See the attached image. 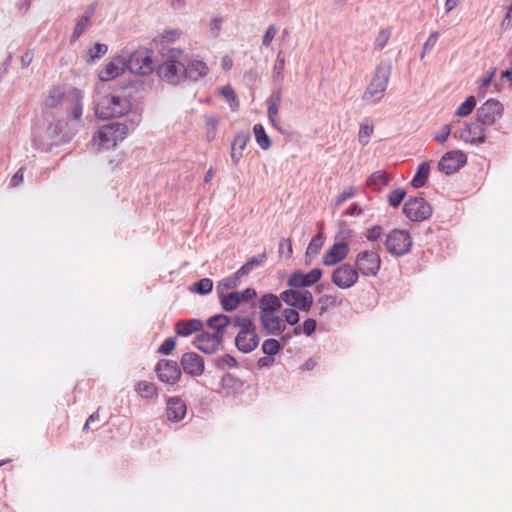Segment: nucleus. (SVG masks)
Masks as SVG:
<instances>
[{
    "mask_svg": "<svg viewBox=\"0 0 512 512\" xmlns=\"http://www.w3.org/2000/svg\"><path fill=\"white\" fill-rule=\"evenodd\" d=\"M185 53L181 49L172 48L168 51L164 61L158 66L157 74L171 85L185 82Z\"/></svg>",
    "mask_w": 512,
    "mask_h": 512,
    "instance_id": "1",
    "label": "nucleus"
},
{
    "mask_svg": "<svg viewBox=\"0 0 512 512\" xmlns=\"http://www.w3.org/2000/svg\"><path fill=\"white\" fill-rule=\"evenodd\" d=\"M391 70L392 65L389 61H383L376 66L373 77L362 96V100L366 104L374 105L383 98L389 83Z\"/></svg>",
    "mask_w": 512,
    "mask_h": 512,
    "instance_id": "2",
    "label": "nucleus"
},
{
    "mask_svg": "<svg viewBox=\"0 0 512 512\" xmlns=\"http://www.w3.org/2000/svg\"><path fill=\"white\" fill-rule=\"evenodd\" d=\"M131 107V101L125 95L108 94L95 100V114L103 120L122 117Z\"/></svg>",
    "mask_w": 512,
    "mask_h": 512,
    "instance_id": "3",
    "label": "nucleus"
},
{
    "mask_svg": "<svg viewBox=\"0 0 512 512\" xmlns=\"http://www.w3.org/2000/svg\"><path fill=\"white\" fill-rule=\"evenodd\" d=\"M128 132V127L124 123H110L101 127L93 136V144L99 150H108L114 148L119 141H122Z\"/></svg>",
    "mask_w": 512,
    "mask_h": 512,
    "instance_id": "4",
    "label": "nucleus"
},
{
    "mask_svg": "<svg viewBox=\"0 0 512 512\" xmlns=\"http://www.w3.org/2000/svg\"><path fill=\"white\" fill-rule=\"evenodd\" d=\"M412 238L408 231L394 229L388 233L385 240L386 250L393 256L401 257L410 252Z\"/></svg>",
    "mask_w": 512,
    "mask_h": 512,
    "instance_id": "5",
    "label": "nucleus"
},
{
    "mask_svg": "<svg viewBox=\"0 0 512 512\" xmlns=\"http://www.w3.org/2000/svg\"><path fill=\"white\" fill-rule=\"evenodd\" d=\"M63 125L62 121H57L55 123H49L45 128L36 127L32 133L33 145L37 149L48 150L56 143L55 138L62 130Z\"/></svg>",
    "mask_w": 512,
    "mask_h": 512,
    "instance_id": "6",
    "label": "nucleus"
},
{
    "mask_svg": "<svg viewBox=\"0 0 512 512\" xmlns=\"http://www.w3.org/2000/svg\"><path fill=\"white\" fill-rule=\"evenodd\" d=\"M218 296L222 309L226 312H232L242 303L254 301L257 297V292L254 288H247L244 291L229 292Z\"/></svg>",
    "mask_w": 512,
    "mask_h": 512,
    "instance_id": "7",
    "label": "nucleus"
},
{
    "mask_svg": "<svg viewBox=\"0 0 512 512\" xmlns=\"http://www.w3.org/2000/svg\"><path fill=\"white\" fill-rule=\"evenodd\" d=\"M358 274L363 276H376L381 267V259L375 251H362L355 258Z\"/></svg>",
    "mask_w": 512,
    "mask_h": 512,
    "instance_id": "8",
    "label": "nucleus"
},
{
    "mask_svg": "<svg viewBox=\"0 0 512 512\" xmlns=\"http://www.w3.org/2000/svg\"><path fill=\"white\" fill-rule=\"evenodd\" d=\"M403 213L411 221H424L432 215V207L423 197H414L404 204Z\"/></svg>",
    "mask_w": 512,
    "mask_h": 512,
    "instance_id": "9",
    "label": "nucleus"
},
{
    "mask_svg": "<svg viewBox=\"0 0 512 512\" xmlns=\"http://www.w3.org/2000/svg\"><path fill=\"white\" fill-rule=\"evenodd\" d=\"M128 70L138 75H148L154 70L151 55L146 50H137L127 56Z\"/></svg>",
    "mask_w": 512,
    "mask_h": 512,
    "instance_id": "10",
    "label": "nucleus"
},
{
    "mask_svg": "<svg viewBox=\"0 0 512 512\" xmlns=\"http://www.w3.org/2000/svg\"><path fill=\"white\" fill-rule=\"evenodd\" d=\"M280 298L288 306L305 312L309 311L313 304L312 293L307 290L299 291L290 288L288 290L281 292Z\"/></svg>",
    "mask_w": 512,
    "mask_h": 512,
    "instance_id": "11",
    "label": "nucleus"
},
{
    "mask_svg": "<svg viewBox=\"0 0 512 512\" xmlns=\"http://www.w3.org/2000/svg\"><path fill=\"white\" fill-rule=\"evenodd\" d=\"M359 278L356 267L349 263L338 266L331 275L332 283L340 289H349L354 286Z\"/></svg>",
    "mask_w": 512,
    "mask_h": 512,
    "instance_id": "12",
    "label": "nucleus"
},
{
    "mask_svg": "<svg viewBox=\"0 0 512 512\" xmlns=\"http://www.w3.org/2000/svg\"><path fill=\"white\" fill-rule=\"evenodd\" d=\"M467 161L466 155L460 150H453L447 152L442 156L438 162V169L447 174H453L457 172L461 167L465 165Z\"/></svg>",
    "mask_w": 512,
    "mask_h": 512,
    "instance_id": "13",
    "label": "nucleus"
},
{
    "mask_svg": "<svg viewBox=\"0 0 512 512\" xmlns=\"http://www.w3.org/2000/svg\"><path fill=\"white\" fill-rule=\"evenodd\" d=\"M502 112V104L497 100L489 99L477 109V120L483 125H492Z\"/></svg>",
    "mask_w": 512,
    "mask_h": 512,
    "instance_id": "14",
    "label": "nucleus"
},
{
    "mask_svg": "<svg viewBox=\"0 0 512 512\" xmlns=\"http://www.w3.org/2000/svg\"><path fill=\"white\" fill-rule=\"evenodd\" d=\"M155 372L160 381L169 384L176 383L181 377L178 363L172 360H160L155 367Z\"/></svg>",
    "mask_w": 512,
    "mask_h": 512,
    "instance_id": "15",
    "label": "nucleus"
},
{
    "mask_svg": "<svg viewBox=\"0 0 512 512\" xmlns=\"http://www.w3.org/2000/svg\"><path fill=\"white\" fill-rule=\"evenodd\" d=\"M125 70H128L127 56L113 57L99 72V79L103 82L110 81L122 75Z\"/></svg>",
    "mask_w": 512,
    "mask_h": 512,
    "instance_id": "16",
    "label": "nucleus"
},
{
    "mask_svg": "<svg viewBox=\"0 0 512 512\" xmlns=\"http://www.w3.org/2000/svg\"><path fill=\"white\" fill-rule=\"evenodd\" d=\"M322 273L320 268H314L306 274L296 271L289 276L287 284L290 288L296 290L309 287L320 280Z\"/></svg>",
    "mask_w": 512,
    "mask_h": 512,
    "instance_id": "17",
    "label": "nucleus"
},
{
    "mask_svg": "<svg viewBox=\"0 0 512 512\" xmlns=\"http://www.w3.org/2000/svg\"><path fill=\"white\" fill-rule=\"evenodd\" d=\"M234 341L236 348L240 352L247 354L258 347L260 337L256 332V328L251 330H239Z\"/></svg>",
    "mask_w": 512,
    "mask_h": 512,
    "instance_id": "18",
    "label": "nucleus"
},
{
    "mask_svg": "<svg viewBox=\"0 0 512 512\" xmlns=\"http://www.w3.org/2000/svg\"><path fill=\"white\" fill-rule=\"evenodd\" d=\"M222 342V334L202 332L196 336L194 344L198 350L206 354H213L218 350Z\"/></svg>",
    "mask_w": 512,
    "mask_h": 512,
    "instance_id": "19",
    "label": "nucleus"
},
{
    "mask_svg": "<svg viewBox=\"0 0 512 512\" xmlns=\"http://www.w3.org/2000/svg\"><path fill=\"white\" fill-rule=\"evenodd\" d=\"M260 326L267 335L279 336L285 329V321L277 313L259 315Z\"/></svg>",
    "mask_w": 512,
    "mask_h": 512,
    "instance_id": "20",
    "label": "nucleus"
},
{
    "mask_svg": "<svg viewBox=\"0 0 512 512\" xmlns=\"http://www.w3.org/2000/svg\"><path fill=\"white\" fill-rule=\"evenodd\" d=\"M185 81L197 82L209 73L207 64L198 58H188L185 55Z\"/></svg>",
    "mask_w": 512,
    "mask_h": 512,
    "instance_id": "21",
    "label": "nucleus"
},
{
    "mask_svg": "<svg viewBox=\"0 0 512 512\" xmlns=\"http://www.w3.org/2000/svg\"><path fill=\"white\" fill-rule=\"evenodd\" d=\"M181 365L184 372L192 376H200L204 372V359L195 352L184 353Z\"/></svg>",
    "mask_w": 512,
    "mask_h": 512,
    "instance_id": "22",
    "label": "nucleus"
},
{
    "mask_svg": "<svg viewBox=\"0 0 512 512\" xmlns=\"http://www.w3.org/2000/svg\"><path fill=\"white\" fill-rule=\"evenodd\" d=\"M348 252L349 247L346 242H335L324 254L322 263L325 266H333L345 259L348 255Z\"/></svg>",
    "mask_w": 512,
    "mask_h": 512,
    "instance_id": "23",
    "label": "nucleus"
},
{
    "mask_svg": "<svg viewBox=\"0 0 512 512\" xmlns=\"http://www.w3.org/2000/svg\"><path fill=\"white\" fill-rule=\"evenodd\" d=\"M83 92L79 89L73 88L67 92L66 101L70 107L68 110V117L72 120H80L83 114Z\"/></svg>",
    "mask_w": 512,
    "mask_h": 512,
    "instance_id": "24",
    "label": "nucleus"
},
{
    "mask_svg": "<svg viewBox=\"0 0 512 512\" xmlns=\"http://www.w3.org/2000/svg\"><path fill=\"white\" fill-rule=\"evenodd\" d=\"M461 138L471 144H481L485 142V128L483 124L478 122L466 125L465 129L461 133Z\"/></svg>",
    "mask_w": 512,
    "mask_h": 512,
    "instance_id": "25",
    "label": "nucleus"
},
{
    "mask_svg": "<svg viewBox=\"0 0 512 512\" xmlns=\"http://www.w3.org/2000/svg\"><path fill=\"white\" fill-rule=\"evenodd\" d=\"M186 405L183 400L178 397H172L167 402V418L173 422L181 421L186 415Z\"/></svg>",
    "mask_w": 512,
    "mask_h": 512,
    "instance_id": "26",
    "label": "nucleus"
},
{
    "mask_svg": "<svg viewBox=\"0 0 512 512\" xmlns=\"http://www.w3.org/2000/svg\"><path fill=\"white\" fill-rule=\"evenodd\" d=\"M249 139L250 134L248 132H239L235 135L231 144V160L234 165H237L242 158V152L245 149Z\"/></svg>",
    "mask_w": 512,
    "mask_h": 512,
    "instance_id": "27",
    "label": "nucleus"
},
{
    "mask_svg": "<svg viewBox=\"0 0 512 512\" xmlns=\"http://www.w3.org/2000/svg\"><path fill=\"white\" fill-rule=\"evenodd\" d=\"M282 299L272 293L264 294L259 299V315H265L266 313H277L281 308Z\"/></svg>",
    "mask_w": 512,
    "mask_h": 512,
    "instance_id": "28",
    "label": "nucleus"
},
{
    "mask_svg": "<svg viewBox=\"0 0 512 512\" xmlns=\"http://www.w3.org/2000/svg\"><path fill=\"white\" fill-rule=\"evenodd\" d=\"M96 11V4L92 3L90 4L80 17V19L77 21L74 31L71 36V41L77 40L86 30L87 26L89 25L94 13Z\"/></svg>",
    "mask_w": 512,
    "mask_h": 512,
    "instance_id": "29",
    "label": "nucleus"
},
{
    "mask_svg": "<svg viewBox=\"0 0 512 512\" xmlns=\"http://www.w3.org/2000/svg\"><path fill=\"white\" fill-rule=\"evenodd\" d=\"M203 324L198 319L181 320L176 323L175 332L177 335L187 337L202 329Z\"/></svg>",
    "mask_w": 512,
    "mask_h": 512,
    "instance_id": "30",
    "label": "nucleus"
},
{
    "mask_svg": "<svg viewBox=\"0 0 512 512\" xmlns=\"http://www.w3.org/2000/svg\"><path fill=\"white\" fill-rule=\"evenodd\" d=\"M242 277L244 276L239 274V271L237 270L234 274L219 281L216 286L217 294L222 295L229 293V290L237 288L241 283Z\"/></svg>",
    "mask_w": 512,
    "mask_h": 512,
    "instance_id": "31",
    "label": "nucleus"
},
{
    "mask_svg": "<svg viewBox=\"0 0 512 512\" xmlns=\"http://www.w3.org/2000/svg\"><path fill=\"white\" fill-rule=\"evenodd\" d=\"M67 93L62 86H53L45 99V105L49 108L57 107L62 101H66Z\"/></svg>",
    "mask_w": 512,
    "mask_h": 512,
    "instance_id": "32",
    "label": "nucleus"
},
{
    "mask_svg": "<svg viewBox=\"0 0 512 512\" xmlns=\"http://www.w3.org/2000/svg\"><path fill=\"white\" fill-rule=\"evenodd\" d=\"M231 318L224 314H217L207 320V326L212 329L213 333H220L224 336V329L230 324Z\"/></svg>",
    "mask_w": 512,
    "mask_h": 512,
    "instance_id": "33",
    "label": "nucleus"
},
{
    "mask_svg": "<svg viewBox=\"0 0 512 512\" xmlns=\"http://www.w3.org/2000/svg\"><path fill=\"white\" fill-rule=\"evenodd\" d=\"M430 172V166L428 162H422L416 171V174L414 175L411 185L414 188H421L425 186Z\"/></svg>",
    "mask_w": 512,
    "mask_h": 512,
    "instance_id": "34",
    "label": "nucleus"
},
{
    "mask_svg": "<svg viewBox=\"0 0 512 512\" xmlns=\"http://www.w3.org/2000/svg\"><path fill=\"white\" fill-rule=\"evenodd\" d=\"M324 244V234L322 232H319L316 234L308 244V247L306 249L305 257L308 261L315 258L318 253L320 252L322 246Z\"/></svg>",
    "mask_w": 512,
    "mask_h": 512,
    "instance_id": "35",
    "label": "nucleus"
},
{
    "mask_svg": "<svg viewBox=\"0 0 512 512\" xmlns=\"http://www.w3.org/2000/svg\"><path fill=\"white\" fill-rule=\"evenodd\" d=\"M388 176L384 171H376L367 179V186L374 191L381 190L388 184Z\"/></svg>",
    "mask_w": 512,
    "mask_h": 512,
    "instance_id": "36",
    "label": "nucleus"
},
{
    "mask_svg": "<svg viewBox=\"0 0 512 512\" xmlns=\"http://www.w3.org/2000/svg\"><path fill=\"white\" fill-rule=\"evenodd\" d=\"M285 56L283 51H279L272 70L273 81L279 85L284 80Z\"/></svg>",
    "mask_w": 512,
    "mask_h": 512,
    "instance_id": "37",
    "label": "nucleus"
},
{
    "mask_svg": "<svg viewBox=\"0 0 512 512\" xmlns=\"http://www.w3.org/2000/svg\"><path fill=\"white\" fill-rule=\"evenodd\" d=\"M266 259V253H262L258 256L252 257L238 269L239 274H242L243 276L248 275L254 267L263 265Z\"/></svg>",
    "mask_w": 512,
    "mask_h": 512,
    "instance_id": "38",
    "label": "nucleus"
},
{
    "mask_svg": "<svg viewBox=\"0 0 512 512\" xmlns=\"http://www.w3.org/2000/svg\"><path fill=\"white\" fill-rule=\"evenodd\" d=\"M255 140L257 144L263 149L267 150L271 146L270 138L267 136L264 127L261 124H255L253 127Z\"/></svg>",
    "mask_w": 512,
    "mask_h": 512,
    "instance_id": "39",
    "label": "nucleus"
},
{
    "mask_svg": "<svg viewBox=\"0 0 512 512\" xmlns=\"http://www.w3.org/2000/svg\"><path fill=\"white\" fill-rule=\"evenodd\" d=\"M108 51V46L101 43H95L93 47L89 48L87 51V63H93L96 60L103 57Z\"/></svg>",
    "mask_w": 512,
    "mask_h": 512,
    "instance_id": "40",
    "label": "nucleus"
},
{
    "mask_svg": "<svg viewBox=\"0 0 512 512\" xmlns=\"http://www.w3.org/2000/svg\"><path fill=\"white\" fill-rule=\"evenodd\" d=\"M136 391L141 395L143 398H153L157 396V388L153 383L147 382V381H139L136 384Z\"/></svg>",
    "mask_w": 512,
    "mask_h": 512,
    "instance_id": "41",
    "label": "nucleus"
},
{
    "mask_svg": "<svg viewBox=\"0 0 512 512\" xmlns=\"http://www.w3.org/2000/svg\"><path fill=\"white\" fill-rule=\"evenodd\" d=\"M320 306L319 315L324 314L328 308L340 306L341 301L338 300L337 295L325 294L318 299Z\"/></svg>",
    "mask_w": 512,
    "mask_h": 512,
    "instance_id": "42",
    "label": "nucleus"
},
{
    "mask_svg": "<svg viewBox=\"0 0 512 512\" xmlns=\"http://www.w3.org/2000/svg\"><path fill=\"white\" fill-rule=\"evenodd\" d=\"M283 345L274 338L266 339L261 346L262 352L267 356H274L280 352Z\"/></svg>",
    "mask_w": 512,
    "mask_h": 512,
    "instance_id": "43",
    "label": "nucleus"
},
{
    "mask_svg": "<svg viewBox=\"0 0 512 512\" xmlns=\"http://www.w3.org/2000/svg\"><path fill=\"white\" fill-rule=\"evenodd\" d=\"M219 121V118L216 116L205 117L206 137L210 142L216 137Z\"/></svg>",
    "mask_w": 512,
    "mask_h": 512,
    "instance_id": "44",
    "label": "nucleus"
},
{
    "mask_svg": "<svg viewBox=\"0 0 512 512\" xmlns=\"http://www.w3.org/2000/svg\"><path fill=\"white\" fill-rule=\"evenodd\" d=\"M391 34L392 29L390 27L381 29L374 40V49L378 51L382 50L388 43Z\"/></svg>",
    "mask_w": 512,
    "mask_h": 512,
    "instance_id": "45",
    "label": "nucleus"
},
{
    "mask_svg": "<svg viewBox=\"0 0 512 512\" xmlns=\"http://www.w3.org/2000/svg\"><path fill=\"white\" fill-rule=\"evenodd\" d=\"M215 365L221 370L236 368L238 366L237 360L229 354L222 355L215 359Z\"/></svg>",
    "mask_w": 512,
    "mask_h": 512,
    "instance_id": "46",
    "label": "nucleus"
},
{
    "mask_svg": "<svg viewBox=\"0 0 512 512\" xmlns=\"http://www.w3.org/2000/svg\"><path fill=\"white\" fill-rule=\"evenodd\" d=\"M476 106V99L474 96H469L457 109L456 115L460 117L468 116Z\"/></svg>",
    "mask_w": 512,
    "mask_h": 512,
    "instance_id": "47",
    "label": "nucleus"
},
{
    "mask_svg": "<svg viewBox=\"0 0 512 512\" xmlns=\"http://www.w3.org/2000/svg\"><path fill=\"white\" fill-rule=\"evenodd\" d=\"M212 288L213 282L209 278H202L201 280L195 282L193 285V290L200 295H206L210 293Z\"/></svg>",
    "mask_w": 512,
    "mask_h": 512,
    "instance_id": "48",
    "label": "nucleus"
},
{
    "mask_svg": "<svg viewBox=\"0 0 512 512\" xmlns=\"http://www.w3.org/2000/svg\"><path fill=\"white\" fill-rule=\"evenodd\" d=\"M221 94L229 103V106L232 108V110H236L238 108L239 101L237 100L235 91L230 86L223 87L221 89Z\"/></svg>",
    "mask_w": 512,
    "mask_h": 512,
    "instance_id": "49",
    "label": "nucleus"
},
{
    "mask_svg": "<svg viewBox=\"0 0 512 512\" xmlns=\"http://www.w3.org/2000/svg\"><path fill=\"white\" fill-rule=\"evenodd\" d=\"M230 323H232L234 327L239 328V330H251L256 328L255 324L249 317L237 316L231 319Z\"/></svg>",
    "mask_w": 512,
    "mask_h": 512,
    "instance_id": "50",
    "label": "nucleus"
},
{
    "mask_svg": "<svg viewBox=\"0 0 512 512\" xmlns=\"http://www.w3.org/2000/svg\"><path fill=\"white\" fill-rule=\"evenodd\" d=\"M405 195H406V192L403 189H401V188L394 189L393 191L390 192V194L388 196V202L391 206L397 207L398 205L401 204Z\"/></svg>",
    "mask_w": 512,
    "mask_h": 512,
    "instance_id": "51",
    "label": "nucleus"
},
{
    "mask_svg": "<svg viewBox=\"0 0 512 512\" xmlns=\"http://www.w3.org/2000/svg\"><path fill=\"white\" fill-rule=\"evenodd\" d=\"M438 39H439V33L438 32H433V33H431L429 35L428 39L423 44V49H422V53H421V59H423L425 57V55L427 53H429L434 48V46L436 45Z\"/></svg>",
    "mask_w": 512,
    "mask_h": 512,
    "instance_id": "52",
    "label": "nucleus"
},
{
    "mask_svg": "<svg viewBox=\"0 0 512 512\" xmlns=\"http://www.w3.org/2000/svg\"><path fill=\"white\" fill-rule=\"evenodd\" d=\"M283 316H284V321H285V324L288 323L289 325H296L299 320H300V316H299V313L296 309H291V308H288V309H285L283 311Z\"/></svg>",
    "mask_w": 512,
    "mask_h": 512,
    "instance_id": "53",
    "label": "nucleus"
},
{
    "mask_svg": "<svg viewBox=\"0 0 512 512\" xmlns=\"http://www.w3.org/2000/svg\"><path fill=\"white\" fill-rule=\"evenodd\" d=\"M356 194V188L355 187H348L346 190H344L342 193H340L336 199H335V204L337 206L341 205L343 202H345L346 200L354 197Z\"/></svg>",
    "mask_w": 512,
    "mask_h": 512,
    "instance_id": "54",
    "label": "nucleus"
},
{
    "mask_svg": "<svg viewBox=\"0 0 512 512\" xmlns=\"http://www.w3.org/2000/svg\"><path fill=\"white\" fill-rule=\"evenodd\" d=\"M277 34V28L275 25H269L266 32L264 33L262 37V45L265 47L270 46L271 42L275 38Z\"/></svg>",
    "mask_w": 512,
    "mask_h": 512,
    "instance_id": "55",
    "label": "nucleus"
},
{
    "mask_svg": "<svg viewBox=\"0 0 512 512\" xmlns=\"http://www.w3.org/2000/svg\"><path fill=\"white\" fill-rule=\"evenodd\" d=\"M373 133V127L370 125H361L359 129V141L363 145L368 143V139Z\"/></svg>",
    "mask_w": 512,
    "mask_h": 512,
    "instance_id": "56",
    "label": "nucleus"
},
{
    "mask_svg": "<svg viewBox=\"0 0 512 512\" xmlns=\"http://www.w3.org/2000/svg\"><path fill=\"white\" fill-rule=\"evenodd\" d=\"M181 35V31L178 29L168 30L163 32L159 37L162 42H173L178 39Z\"/></svg>",
    "mask_w": 512,
    "mask_h": 512,
    "instance_id": "57",
    "label": "nucleus"
},
{
    "mask_svg": "<svg viewBox=\"0 0 512 512\" xmlns=\"http://www.w3.org/2000/svg\"><path fill=\"white\" fill-rule=\"evenodd\" d=\"M382 232H383L382 227L379 225H375V226L367 229L365 236L369 241H376L377 239L380 238V236L382 235Z\"/></svg>",
    "mask_w": 512,
    "mask_h": 512,
    "instance_id": "58",
    "label": "nucleus"
},
{
    "mask_svg": "<svg viewBox=\"0 0 512 512\" xmlns=\"http://www.w3.org/2000/svg\"><path fill=\"white\" fill-rule=\"evenodd\" d=\"M175 345L176 341L173 338H167L159 347L158 352L164 355H168L175 348Z\"/></svg>",
    "mask_w": 512,
    "mask_h": 512,
    "instance_id": "59",
    "label": "nucleus"
},
{
    "mask_svg": "<svg viewBox=\"0 0 512 512\" xmlns=\"http://www.w3.org/2000/svg\"><path fill=\"white\" fill-rule=\"evenodd\" d=\"M316 327H317V322L315 319H313V318L306 319L302 325L303 334H305L306 336L312 335V333L316 330Z\"/></svg>",
    "mask_w": 512,
    "mask_h": 512,
    "instance_id": "60",
    "label": "nucleus"
},
{
    "mask_svg": "<svg viewBox=\"0 0 512 512\" xmlns=\"http://www.w3.org/2000/svg\"><path fill=\"white\" fill-rule=\"evenodd\" d=\"M450 133H451L450 125L445 124L441 128V131L435 135L434 139L436 141H438L440 144H442L448 139Z\"/></svg>",
    "mask_w": 512,
    "mask_h": 512,
    "instance_id": "61",
    "label": "nucleus"
},
{
    "mask_svg": "<svg viewBox=\"0 0 512 512\" xmlns=\"http://www.w3.org/2000/svg\"><path fill=\"white\" fill-rule=\"evenodd\" d=\"M222 18L215 17L210 23V33L212 37H217L221 30Z\"/></svg>",
    "mask_w": 512,
    "mask_h": 512,
    "instance_id": "62",
    "label": "nucleus"
},
{
    "mask_svg": "<svg viewBox=\"0 0 512 512\" xmlns=\"http://www.w3.org/2000/svg\"><path fill=\"white\" fill-rule=\"evenodd\" d=\"M278 107L279 106H274V104H271V105H268V108H267L268 118L271 121V123L273 124V126H275V127H276V120H277V116H278Z\"/></svg>",
    "mask_w": 512,
    "mask_h": 512,
    "instance_id": "63",
    "label": "nucleus"
},
{
    "mask_svg": "<svg viewBox=\"0 0 512 512\" xmlns=\"http://www.w3.org/2000/svg\"><path fill=\"white\" fill-rule=\"evenodd\" d=\"M33 57H34V52L33 50H27L22 56H21V66L22 68H26L28 67L32 60H33Z\"/></svg>",
    "mask_w": 512,
    "mask_h": 512,
    "instance_id": "64",
    "label": "nucleus"
}]
</instances>
